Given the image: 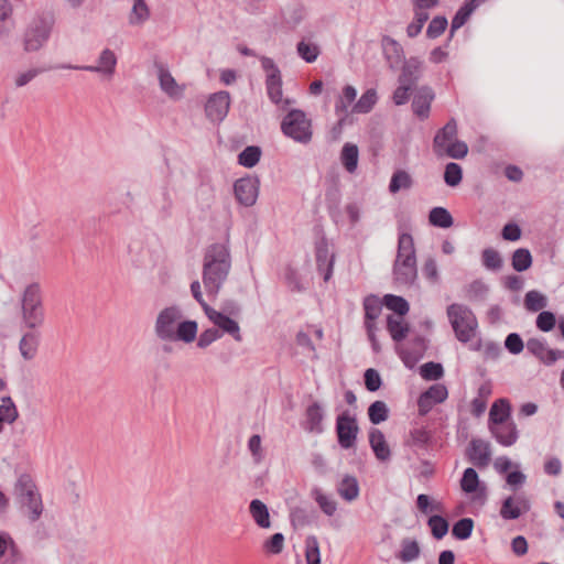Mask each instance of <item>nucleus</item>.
I'll use <instances>...</instances> for the list:
<instances>
[{
  "label": "nucleus",
  "mask_w": 564,
  "mask_h": 564,
  "mask_svg": "<svg viewBox=\"0 0 564 564\" xmlns=\"http://www.w3.org/2000/svg\"><path fill=\"white\" fill-rule=\"evenodd\" d=\"M412 186V178L410 174L405 171H397L393 173L390 184L389 191L392 194L398 193L400 189H409Z\"/></svg>",
  "instance_id": "603ef678"
},
{
  "label": "nucleus",
  "mask_w": 564,
  "mask_h": 564,
  "mask_svg": "<svg viewBox=\"0 0 564 564\" xmlns=\"http://www.w3.org/2000/svg\"><path fill=\"white\" fill-rule=\"evenodd\" d=\"M547 299L539 291L532 290L525 294L524 306L530 312H539L546 307Z\"/></svg>",
  "instance_id": "3c124183"
},
{
  "label": "nucleus",
  "mask_w": 564,
  "mask_h": 564,
  "mask_svg": "<svg viewBox=\"0 0 564 564\" xmlns=\"http://www.w3.org/2000/svg\"><path fill=\"white\" fill-rule=\"evenodd\" d=\"M206 316L218 327L217 329H219L220 333L229 334L236 341L242 340L240 327L230 316H227L213 307H206Z\"/></svg>",
  "instance_id": "f3484780"
},
{
  "label": "nucleus",
  "mask_w": 564,
  "mask_h": 564,
  "mask_svg": "<svg viewBox=\"0 0 564 564\" xmlns=\"http://www.w3.org/2000/svg\"><path fill=\"white\" fill-rule=\"evenodd\" d=\"M338 495L346 501L350 502L359 496V484L355 476L345 475L337 486Z\"/></svg>",
  "instance_id": "c756f323"
},
{
  "label": "nucleus",
  "mask_w": 564,
  "mask_h": 564,
  "mask_svg": "<svg viewBox=\"0 0 564 564\" xmlns=\"http://www.w3.org/2000/svg\"><path fill=\"white\" fill-rule=\"evenodd\" d=\"M364 380L366 389L370 392L379 390L382 384L380 373L373 368H369L365 371Z\"/></svg>",
  "instance_id": "69168bd1"
},
{
  "label": "nucleus",
  "mask_w": 564,
  "mask_h": 564,
  "mask_svg": "<svg viewBox=\"0 0 564 564\" xmlns=\"http://www.w3.org/2000/svg\"><path fill=\"white\" fill-rule=\"evenodd\" d=\"M460 491L468 495L471 503L478 507H482L488 498L487 485L480 481L478 473L473 467L464 470L460 477Z\"/></svg>",
  "instance_id": "1a4fd4ad"
},
{
  "label": "nucleus",
  "mask_w": 564,
  "mask_h": 564,
  "mask_svg": "<svg viewBox=\"0 0 564 564\" xmlns=\"http://www.w3.org/2000/svg\"><path fill=\"white\" fill-rule=\"evenodd\" d=\"M382 305H384L383 301L381 302L376 295H368L364 300L365 326L368 324L376 325L375 321L379 317Z\"/></svg>",
  "instance_id": "c9c22d12"
},
{
  "label": "nucleus",
  "mask_w": 564,
  "mask_h": 564,
  "mask_svg": "<svg viewBox=\"0 0 564 564\" xmlns=\"http://www.w3.org/2000/svg\"><path fill=\"white\" fill-rule=\"evenodd\" d=\"M489 293V286L482 280H474L466 285L465 294L468 301L473 303H482L486 301Z\"/></svg>",
  "instance_id": "72a5a7b5"
},
{
  "label": "nucleus",
  "mask_w": 564,
  "mask_h": 564,
  "mask_svg": "<svg viewBox=\"0 0 564 564\" xmlns=\"http://www.w3.org/2000/svg\"><path fill=\"white\" fill-rule=\"evenodd\" d=\"M395 259L416 260L414 240L410 234L402 232L399 235Z\"/></svg>",
  "instance_id": "e433bc0d"
},
{
  "label": "nucleus",
  "mask_w": 564,
  "mask_h": 564,
  "mask_svg": "<svg viewBox=\"0 0 564 564\" xmlns=\"http://www.w3.org/2000/svg\"><path fill=\"white\" fill-rule=\"evenodd\" d=\"M387 329L395 343L405 339L410 332L409 325L403 322L402 317H394L393 315L387 317Z\"/></svg>",
  "instance_id": "473e14b6"
},
{
  "label": "nucleus",
  "mask_w": 564,
  "mask_h": 564,
  "mask_svg": "<svg viewBox=\"0 0 564 564\" xmlns=\"http://www.w3.org/2000/svg\"><path fill=\"white\" fill-rule=\"evenodd\" d=\"M296 53L306 63H314L321 54V47L310 36H304L296 44Z\"/></svg>",
  "instance_id": "7c9ffc66"
},
{
  "label": "nucleus",
  "mask_w": 564,
  "mask_h": 564,
  "mask_svg": "<svg viewBox=\"0 0 564 564\" xmlns=\"http://www.w3.org/2000/svg\"><path fill=\"white\" fill-rule=\"evenodd\" d=\"M457 126L455 119L449 120L434 137L433 148L437 156L458 159V141L455 139Z\"/></svg>",
  "instance_id": "6e6552de"
},
{
  "label": "nucleus",
  "mask_w": 564,
  "mask_h": 564,
  "mask_svg": "<svg viewBox=\"0 0 564 564\" xmlns=\"http://www.w3.org/2000/svg\"><path fill=\"white\" fill-rule=\"evenodd\" d=\"M393 275L398 284L405 286L412 285L417 275L416 260L395 259L393 263Z\"/></svg>",
  "instance_id": "6ab92c4d"
},
{
  "label": "nucleus",
  "mask_w": 564,
  "mask_h": 564,
  "mask_svg": "<svg viewBox=\"0 0 564 564\" xmlns=\"http://www.w3.org/2000/svg\"><path fill=\"white\" fill-rule=\"evenodd\" d=\"M383 304L386 307L395 314L399 317H403L410 310L408 301L399 295L387 294L383 296Z\"/></svg>",
  "instance_id": "c03bdc74"
},
{
  "label": "nucleus",
  "mask_w": 564,
  "mask_h": 564,
  "mask_svg": "<svg viewBox=\"0 0 564 564\" xmlns=\"http://www.w3.org/2000/svg\"><path fill=\"white\" fill-rule=\"evenodd\" d=\"M183 313L176 305L163 308L156 316L154 333L162 341H174V334Z\"/></svg>",
  "instance_id": "0eeeda50"
},
{
  "label": "nucleus",
  "mask_w": 564,
  "mask_h": 564,
  "mask_svg": "<svg viewBox=\"0 0 564 564\" xmlns=\"http://www.w3.org/2000/svg\"><path fill=\"white\" fill-rule=\"evenodd\" d=\"M317 270L323 273L325 282L329 281L333 274L335 254L330 252L328 241L322 237L315 246Z\"/></svg>",
  "instance_id": "dca6fc26"
},
{
  "label": "nucleus",
  "mask_w": 564,
  "mask_h": 564,
  "mask_svg": "<svg viewBox=\"0 0 564 564\" xmlns=\"http://www.w3.org/2000/svg\"><path fill=\"white\" fill-rule=\"evenodd\" d=\"M530 510V502L524 495L507 497L500 508L503 520H516Z\"/></svg>",
  "instance_id": "a211bd4d"
},
{
  "label": "nucleus",
  "mask_w": 564,
  "mask_h": 564,
  "mask_svg": "<svg viewBox=\"0 0 564 564\" xmlns=\"http://www.w3.org/2000/svg\"><path fill=\"white\" fill-rule=\"evenodd\" d=\"M46 72V68L43 67H33L29 68L24 72H20L14 76V86L15 88H22L31 83L36 76Z\"/></svg>",
  "instance_id": "13d9d810"
},
{
  "label": "nucleus",
  "mask_w": 564,
  "mask_h": 564,
  "mask_svg": "<svg viewBox=\"0 0 564 564\" xmlns=\"http://www.w3.org/2000/svg\"><path fill=\"white\" fill-rule=\"evenodd\" d=\"M377 91L373 88L367 89L352 107V112L368 113L377 102Z\"/></svg>",
  "instance_id": "37998d69"
},
{
  "label": "nucleus",
  "mask_w": 564,
  "mask_h": 564,
  "mask_svg": "<svg viewBox=\"0 0 564 564\" xmlns=\"http://www.w3.org/2000/svg\"><path fill=\"white\" fill-rule=\"evenodd\" d=\"M290 520L294 528H303L311 522L307 510L302 507H294L291 509Z\"/></svg>",
  "instance_id": "680f3d73"
},
{
  "label": "nucleus",
  "mask_w": 564,
  "mask_h": 564,
  "mask_svg": "<svg viewBox=\"0 0 564 564\" xmlns=\"http://www.w3.org/2000/svg\"><path fill=\"white\" fill-rule=\"evenodd\" d=\"M230 107V95L221 90L209 96L205 105L206 117L213 122H221Z\"/></svg>",
  "instance_id": "4468645a"
},
{
  "label": "nucleus",
  "mask_w": 564,
  "mask_h": 564,
  "mask_svg": "<svg viewBox=\"0 0 564 564\" xmlns=\"http://www.w3.org/2000/svg\"><path fill=\"white\" fill-rule=\"evenodd\" d=\"M359 427L355 416L344 411L336 419L337 441L341 448L350 449L355 446Z\"/></svg>",
  "instance_id": "9d476101"
},
{
  "label": "nucleus",
  "mask_w": 564,
  "mask_h": 564,
  "mask_svg": "<svg viewBox=\"0 0 564 564\" xmlns=\"http://www.w3.org/2000/svg\"><path fill=\"white\" fill-rule=\"evenodd\" d=\"M401 551L397 554V557L404 562H412L416 560L420 555V546L419 543L414 540L404 539L401 543Z\"/></svg>",
  "instance_id": "de8ad7c7"
},
{
  "label": "nucleus",
  "mask_w": 564,
  "mask_h": 564,
  "mask_svg": "<svg viewBox=\"0 0 564 564\" xmlns=\"http://www.w3.org/2000/svg\"><path fill=\"white\" fill-rule=\"evenodd\" d=\"M429 223L433 227L449 228L454 224V218L444 207H434L429 213Z\"/></svg>",
  "instance_id": "4c0bfd02"
},
{
  "label": "nucleus",
  "mask_w": 564,
  "mask_h": 564,
  "mask_svg": "<svg viewBox=\"0 0 564 564\" xmlns=\"http://www.w3.org/2000/svg\"><path fill=\"white\" fill-rule=\"evenodd\" d=\"M19 510L31 523L39 521L44 512L42 496L29 474H21L13 487Z\"/></svg>",
  "instance_id": "f03ea898"
},
{
  "label": "nucleus",
  "mask_w": 564,
  "mask_h": 564,
  "mask_svg": "<svg viewBox=\"0 0 564 564\" xmlns=\"http://www.w3.org/2000/svg\"><path fill=\"white\" fill-rule=\"evenodd\" d=\"M357 97V90L351 85H346L343 89V95L335 104V111L338 116H346L348 113V106H350Z\"/></svg>",
  "instance_id": "79ce46f5"
},
{
  "label": "nucleus",
  "mask_w": 564,
  "mask_h": 564,
  "mask_svg": "<svg viewBox=\"0 0 564 564\" xmlns=\"http://www.w3.org/2000/svg\"><path fill=\"white\" fill-rule=\"evenodd\" d=\"M482 265L488 270H500L502 267V259L499 252L492 248H487L481 254Z\"/></svg>",
  "instance_id": "4d7b16f0"
},
{
  "label": "nucleus",
  "mask_w": 564,
  "mask_h": 564,
  "mask_svg": "<svg viewBox=\"0 0 564 564\" xmlns=\"http://www.w3.org/2000/svg\"><path fill=\"white\" fill-rule=\"evenodd\" d=\"M259 187L260 181L258 177H241L234 184V194L240 205L251 207L257 202Z\"/></svg>",
  "instance_id": "ddd939ff"
},
{
  "label": "nucleus",
  "mask_w": 564,
  "mask_h": 564,
  "mask_svg": "<svg viewBox=\"0 0 564 564\" xmlns=\"http://www.w3.org/2000/svg\"><path fill=\"white\" fill-rule=\"evenodd\" d=\"M478 323L471 311L460 305V343L470 341L469 348L471 350H479L482 346V340L478 336Z\"/></svg>",
  "instance_id": "9b49d317"
},
{
  "label": "nucleus",
  "mask_w": 564,
  "mask_h": 564,
  "mask_svg": "<svg viewBox=\"0 0 564 564\" xmlns=\"http://www.w3.org/2000/svg\"><path fill=\"white\" fill-rule=\"evenodd\" d=\"M117 65V56L116 54L109 50L105 48L101 51L98 57V65H85L83 66V70L91 72V73H100L106 77H112L116 70Z\"/></svg>",
  "instance_id": "412c9836"
},
{
  "label": "nucleus",
  "mask_w": 564,
  "mask_h": 564,
  "mask_svg": "<svg viewBox=\"0 0 564 564\" xmlns=\"http://www.w3.org/2000/svg\"><path fill=\"white\" fill-rule=\"evenodd\" d=\"M22 318L25 326L35 329L44 323L41 290L37 283L28 285L22 295Z\"/></svg>",
  "instance_id": "7ed1b4c3"
},
{
  "label": "nucleus",
  "mask_w": 564,
  "mask_h": 564,
  "mask_svg": "<svg viewBox=\"0 0 564 564\" xmlns=\"http://www.w3.org/2000/svg\"><path fill=\"white\" fill-rule=\"evenodd\" d=\"M511 416V404L508 399L501 398L496 400L489 410L488 427L512 422Z\"/></svg>",
  "instance_id": "4be33fe9"
},
{
  "label": "nucleus",
  "mask_w": 564,
  "mask_h": 564,
  "mask_svg": "<svg viewBox=\"0 0 564 564\" xmlns=\"http://www.w3.org/2000/svg\"><path fill=\"white\" fill-rule=\"evenodd\" d=\"M54 20L51 15H39L34 18L28 25L23 44L26 52H37L47 42Z\"/></svg>",
  "instance_id": "423d86ee"
},
{
  "label": "nucleus",
  "mask_w": 564,
  "mask_h": 564,
  "mask_svg": "<svg viewBox=\"0 0 564 564\" xmlns=\"http://www.w3.org/2000/svg\"><path fill=\"white\" fill-rule=\"evenodd\" d=\"M427 344L429 340L424 336L417 335L412 339L411 350L406 354L414 360L422 358L427 349Z\"/></svg>",
  "instance_id": "0e129e2a"
},
{
  "label": "nucleus",
  "mask_w": 564,
  "mask_h": 564,
  "mask_svg": "<svg viewBox=\"0 0 564 564\" xmlns=\"http://www.w3.org/2000/svg\"><path fill=\"white\" fill-rule=\"evenodd\" d=\"M12 6L8 0H0V40L9 36L12 28Z\"/></svg>",
  "instance_id": "ea45409f"
},
{
  "label": "nucleus",
  "mask_w": 564,
  "mask_h": 564,
  "mask_svg": "<svg viewBox=\"0 0 564 564\" xmlns=\"http://www.w3.org/2000/svg\"><path fill=\"white\" fill-rule=\"evenodd\" d=\"M420 376L425 380H437L443 376V366L429 361L420 367Z\"/></svg>",
  "instance_id": "bf43d9fd"
},
{
  "label": "nucleus",
  "mask_w": 564,
  "mask_h": 564,
  "mask_svg": "<svg viewBox=\"0 0 564 564\" xmlns=\"http://www.w3.org/2000/svg\"><path fill=\"white\" fill-rule=\"evenodd\" d=\"M305 558L307 564H321L319 544L314 535L305 539Z\"/></svg>",
  "instance_id": "5fc2aeb1"
},
{
  "label": "nucleus",
  "mask_w": 564,
  "mask_h": 564,
  "mask_svg": "<svg viewBox=\"0 0 564 564\" xmlns=\"http://www.w3.org/2000/svg\"><path fill=\"white\" fill-rule=\"evenodd\" d=\"M305 425L304 429L311 433L321 434L324 429L322 421L324 419V412L319 403L314 402L311 404L305 412Z\"/></svg>",
  "instance_id": "a878e982"
},
{
  "label": "nucleus",
  "mask_w": 564,
  "mask_h": 564,
  "mask_svg": "<svg viewBox=\"0 0 564 564\" xmlns=\"http://www.w3.org/2000/svg\"><path fill=\"white\" fill-rule=\"evenodd\" d=\"M155 67L158 69L161 89L172 98H181L183 90L180 88L169 69L162 63H155Z\"/></svg>",
  "instance_id": "b1692460"
},
{
  "label": "nucleus",
  "mask_w": 564,
  "mask_h": 564,
  "mask_svg": "<svg viewBox=\"0 0 564 564\" xmlns=\"http://www.w3.org/2000/svg\"><path fill=\"white\" fill-rule=\"evenodd\" d=\"M19 417L18 409L10 397L2 398L0 404V433L3 431L4 423L12 424Z\"/></svg>",
  "instance_id": "58836bf2"
},
{
  "label": "nucleus",
  "mask_w": 564,
  "mask_h": 564,
  "mask_svg": "<svg viewBox=\"0 0 564 564\" xmlns=\"http://www.w3.org/2000/svg\"><path fill=\"white\" fill-rule=\"evenodd\" d=\"M369 443L377 459L386 462L390 459L391 452L386 442L384 434L378 429H371L369 432Z\"/></svg>",
  "instance_id": "393cba45"
},
{
  "label": "nucleus",
  "mask_w": 564,
  "mask_h": 564,
  "mask_svg": "<svg viewBox=\"0 0 564 564\" xmlns=\"http://www.w3.org/2000/svg\"><path fill=\"white\" fill-rule=\"evenodd\" d=\"M527 349L545 366H552L558 359L564 358L563 350L550 348L546 341L540 338H530L527 341Z\"/></svg>",
  "instance_id": "2eb2a0df"
},
{
  "label": "nucleus",
  "mask_w": 564,
  "mask_h": 564,
  "mask_svg": "<svg viewBox=\"0 0 564 564\" xmlns=\"http://www.w3.org/2000/svg\"><path fill=\"white\" fill-rule=\"evenodd\" d=\"M536 327L542 332H550L554 328L555 315L549 311H542L536 317Z\"/></svg>",
  "instance_id": "774afa93"
},
{
  "label": "nucleus",
  "mask_w": 564,
  "mask_h": 564,
  "mask_svg": "<svg viewBox=\"0 0 564 564\" xmlns=\"http://www.w3.org/2000/svg\"><path fill=\"white\" fill-rule=\"evenodd\" d=\"M434 98V94L431 88L423 86L419 88L414 95L412 101L413 112L420 118L425 119L429 117L431 102Z\"/></svg>",
  "instance_id": "5701e85b"
},
{
  "label": "nucleus",
  "mask_w": 564,
  "mask_h": 564,
  "mask_svg": "<svg viewBox=\"0 0 564 564\" xmlns=\"http://www.w3.org/2000/svg\"><path fill=\"white\" fill-rule=\"evenodd\" d=\"M284 546V535L280 532L271 535L263 544L264 550L271 554H280Z\"/></svg>",
  "instance_id": "338daca9"
},
{
  "label": "nucleus",
  "mask_w": 564,
  "mask_h": 564,
  "mask_svg": "<svg viewBox=\"0 0 564 564\" xmlns=\"http://www.w3.org/2000/svg\"><path fill=\"white\" fill-rule=\"evenodd\" d=\"M421 77V63L416 58L404 62L398 82L415 87Z\"/></svg>",
  "instance_id": "bb28decb"
},
{
  "label": "nucleus",
  "mask_w": 564,
  "mask_h": 564,
  "mask_svg": "<svg viewBox=\"0 0 564 564\" xmlns=\"http://www.w3.org/2000/svg\"><path fill=\"white\" fill-rule=\"evenodd\" d=\"M416 507L424 514L441 512L443 510V505L440 501L432 500L430 496L425 494L417 496Z\"/></svg>",
  "instance_id": "6e6d98bb"
},
{
  "label": "nucleus",
  "mask_w": 564,
  "mask_h": 564,
  "mask_svg": "<svg viewBox=\"0 0 564 564\" xmlns=\"http://www.w3.org/2000/svg\"><path fill=\"white\" fill-rule=\"evenodd\" d=\"M281 131L295 142L306 144L312 140V123L305 112L291 109L281 121Z\"/></svg>",
  "instance_id": "39448f33"
},
{
  "label": "nucleus",
  "mask_w": 564,
  "mask_h": 564,
  "mask_svg": "<svg viewBox=\"0 0 564 564\" xmlns=\"http://www.w3.org/2000/svg\"><path fill=\"white\" fill-rule=\"evenodd\" d=\"M262 69L265 72V89L269 99L281 110H286L293 99L283 98L282 76L278 65L270 57L263 56L260 59Z\"/></svg>",
  "instance_id": "20e7f679"
},
{
  "label": "nucleus",
  "mask_w": 564,
  "mask_h": 564,
  "mask_svg": "<svg viewBox=\"0 0 564 564\" xmlns=\"http://www.w3.org/2000/svg\"><path fill=\"white\" fill-rule=\"evenodd\" d=\"M492 438L503 447H510L518 442L519 431L514 422H507L488 427Z\"/></svg>",
  "instance_id": "aec40b11"
},
{
  "label": "nucleus",
  "mask_w": 564,
  "mask_h": 564,
  "mask_svg": "<svg viewBox=\"0 0 564 564\" xmlns=\"http://www.w3.org/2000/svg\"><path fill=\"white\" fill-rule=\"evenodd\" d=\"M40 344V335L35 332L25 333L19 344L21 356L25 360H31L35 357Z\"/></svg>",
  "instance_id": "2f4dec72"
},
{
  "label": "nucleus",
  "mask_w": 564,
  "mask_h": 564,
  "mask_svg": "<svg viewBox=\"0 0 564 564\" xmlns=\"http://www.w3.org/2000/svg\"><path fill=\"white\" fill-rule=\"evenodd\" d=\"M368 417L369 421L375 425H378L388 420L389 409L386 402L380 400L372 402L368 408Z\"/></svg>",
  "instance_id": "49530a36"
},
{
  "label": "nucleus",
  "mask_w": 564,
  "mask_h": 564,
  "mask_svg": "<svg viewBox=\"0 0 564 564\" xmlns=\"http://www.w3.org/2000/svg\"><path fill=\"white\" fill-rule=\"evenodd\" d=\"M382 47L389 61L394 58L395 63H399L404 57L402 46L390 36H383Z\"/></svg>",
  "instance_id": "864d4df0"
},
{
  "label": "nucleus",
  "mask_w": 564,
  "mask_h": 564,
  "mask_svg": "<svg viewBox=\"0 0 564 564\" xmlns=\"http://www.w3.org/2000/svg\"><path fill=\"white\" fill-rule=\"evenodd\" d=\"M231 270L230 249L226 243H212L205 249L202 280L208 296L215 299Z\"/></svg>",
  "instance_id": "f257e3e1"
},
{
  "label": "nucleus",
  "mask_w": 564,
  "mask_h": 564,
  "mask_svg": "<svg viewBox=\"0 0 564 564\" xmlns=\"http://www.w3.org/2000/svg\"><path fill=\"white\" fill-rule=\"evenodd\" d=\"M261 149L257 145L245 148L238 155V163L245 167H253L260 160Z\"/></svg>",
  "instance_id": "8fccbe9b"
},
{
  "label": "nucleus",
  "mask_w": 564,
  "mask_h": 564,
  "mask_svg": "<svg viewBox=\"0 0 564 564\" xmlns=\"http://www.w3.org/2000/svg\"><path fill=\"white\" fill-rule=\"evenodd\" d=\"M132 8L128 14V23L131 26L143 25L150 19V8L145 0H132Z\"/></svg>",
  "instance_id": "c85d7f7f"
},
{
  "label": "nucleus",
  "mask_w": 564,
  "mask_h": 564,
  "mask_svg": "<svg viewBox=\"0 0 564 564\" xmlns=\"http://www.w3.org/2000/svg\"><path fill=\"white\" fill-rule=\"evenodd\" d=\"M427 525L431 530L433 538L436 540L443 539L447 534L449 529L448 521L440 514L431 516L427 520Z\"/></svg>",
  "instance_id": "a18cd8bd"
},
{
  "label": "nucleus",
  "mask_w": 564,
  "mask_h": 564,
  "mask_svg": "<svg viewBox=\"0 0 564 564\" xmlns=\"http://www.w3.org/2000/svg\"><path fill=\"white\" fill-rule=\"evenodd\" d=\"M358 147L352 143H346L343 147L340 160L344 165V167L349 172L352 173L356 171L358 165Z\"/></svg>",
  "instance_id": "a19ab883"
},
{
  "label": "nucleus",
  "mask_w": 564,
  "mask_h": 564,
  "mask_svg": "<svg viewBox=\"0 0 564 564\" xmlns=\"http://www.w3.org/2000/svg\"><path fill=\"white\" fill-rule=\"evenodd\" d=\"M314 494L315 500L318 503L322 511L327 516H333L337 510L336 501L322 494L318 489H315Z\"/></svg>",
  "instance_id": "e2e57ef3"
},
{
  "label": "nucleus",
  "mask_w": 564,
  "mask_h": 564,
  "mask_svg": "<svg viewBox=\"0 0 564 564\" xmlns=\"http://www.w3.org/2000/svg\"><path fill=\"white\" fill-rule=\"evenodd\" d=\"M491 456V444L482 438H471L465 448V457L467 460L479 469H484L489 466Z\"/></svg>",
  "instance_id": "f8f14e48"
},
{
  "label": "nucleus",
  "mask_w": 564,
  "mask_h": 564,
  "mask_svg": "<svg viewBox=\"0 0 564 564\" xmlns=\"http://www.w3.org/2000/svg\"><path fill=\"white\" fill-rule=\"evenodd\" d=\"M512 268L518 272L528 270L532 264V256L529 249H517L511 258Z\"/></svg>",
  "instance_id": "09e8293b"
},
{
  "label": "nucleus",
  "mask_w": 564,
  "mask_h": 564,
  "mask_svg": "<svg viewBox=\"0 0 564 564\" xmlns=\"http://www.w3.org/2000/svg\"><path fill=\"white\" fill-rule=\"evenodd\" d=\"M447 24L448 22L445 17L436 15L427 26L426 36L430 39L438 37L446 30Z\"/></svg>",
  "instance_id": "052dcab7"
},
{
  "label": "nucleus",
  "mask_w": 564,
  "mask_h": 564,
  "mask_svg": "<svg viewBox=\"0 0 564 564\" xmlns=\"http://www.w3.org/2000/svg\"><path fill=\"white\" fill-rule=\"evenodd\" d=\"M249 512L259 528L269 529L271 527L269 509L260 499H253L250 501Z\"/></svg>",
  "instance_id": "cd10ccee"
},
{
  "label": "nucleus",
  "mask_w": 564,
  "mask_h": 564,
  "mask_svg": "<svg viewBox=\"0 0 564 564\" xmlns=\"http://www.w3.org/2000/svg\"><path fill=\"white\" fill-rule=\"evenodd\" d=\"M198 325L195 321H180L174 334V341L182 340L186 344L195 340Z\"/></svg>",
  "instance_id": "f704fd0d"
}]
</instances>
